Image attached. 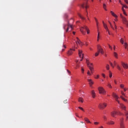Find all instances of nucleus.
Here are the masks:
<instances>
[{
	"label": "nucleus",
	"mask_w": 128,
	"mask_h": 128,
	"mask_svg": "<svg viewBox=\"0 0 128 128\" xmlns=\"http://www.w3.org/2000/svg\"><path fill=\"white\" fill-rule=\"evenodd\" d=\"M78 16H79L80 18H82V20H84V18L81 16L80 14H79Z\"/></svg>",
	"instance_id": "41"
},
{
	"label": "nucleus",
	"mask_w": 128,
	"mask_h": 128,
	"mask_svg": "<svg viewBox=\"0 0 128 128\" xmlns=\"http://www.w3.org/2000/svg\"><path fill=\"white\" fill-rule=\"evenodd\" d=\"M117 68L119 70H120L122 68H120V66L118 65H117Z\"/></svg>",
	"instance_id": "40"
},
{
	"label": "nucleus",
	"mask_w": 128,
	"mask_h": 128,
	"mask_svg": "<svg viewBox=\"0 0 128 128\" xmlns=\"http://www.w3.org/2000/svg\"><path fill=\"white\" fill-rule=\"evenodd\" d=\"M124 92H126V88H123Z\"/></svg>",
	"instance_id": "53"
},
{
	"label": "nucleus",
	"mask_w": 128,
	"mask_h": 128,
	"mask_svg": "<svg viewBox=\"0 0 128 128\" xmlns=\"http://www.w3.org/2000/svg\"><path fill=\"white\" fill-rule=\"evenodd\" d=\"M102 76H103V78H106V75L104 74H102Z\"/></svg>",
	"instance_id": "46"
},
{
	"label": "nucleus",
	"mask_w": 128,
	"mask_h": 128,
	"mask_svg": "<svg viewBox=\"0 0 128 128\" xmlns=\"http://www.w3.org/2000/svg\"><path fill=\"white\" fill-rule=\"evenodd\" d=\"M108 46L110 50H112V46H110V45H108Z\"/></svg>",
	"instance_id": "50"
},
{
	"label": "nucleus",
	"mask_w": 128,
	"mask_h": 128,
	"mask_svg": "<svg viewBox=\"0 0 128 128\" xmlns=\"http://www.w3.org/2000/svg\"><path fill=\"white\" fill-rule=\"evenodd\" d=\"M62 52H64V49H62Z\"/></svg>",
	"instance_id": "64"
},
{
	"label": "nucleus",
	"mask_w": 128,
	"mask_h": 128,
	"mask_svg": "<svg viewBox=\"0 0 128 128\" xmlns=\"http://www.w3.org/2000/svg\"><path fill=\"white\" fill-rule=\"evenodd\" d=\"M86 62L87 64V66L88 68H89L92 74V71L94 70V66L92 65V64L90 63V62H88V60H86Z\"/></svg>",
	"instance_id": "3"
},
{
	"label": "nucleus",
	"mask_w": 128,
	"mask_h": 128,
	"mask_svg": "<svg viewBox=\"0 0 128 128\" xmlns=\"http://www.w3.org/2000/svg\"><path fill=\"white\" fill-rule=\"evenodd\" d=\"M116 114H119V116H122V113L120 112L118 113V112L116 111H112V112H110V116L113 118H116Z\"/></svg>",
	"instance_id": "5"
},
{
	"label": "nucleus",
	"mask_w": 128,
	"mask_h": 128,
	"mask_svg": "<svg viewBox=\"0 0 128 128\" xmlns=\"http://www.w3.org/2000/svg\"><path fill=\"white\" fill-rule=\"evenodd\" d=\"M112 96L114 98L116 102H118V104H120V108H122V110H124V112H126V107L123 104L120 103V100H118V98H120V97H118V96L116 95V94L114 92L112 93Z\"/></svg>",
	"instance_id": "1"
},
{
	"label": "nucleus",
	"mask_w": 128,
	"mask_h": 128,
	"mask_svg": "<svg viewBox=\"0 0 128 128\" xmlns=\"http://www.w3.org/2000/svg\"><path fill=\"white\" fill-rule=\"evenodd\" d=\"M76 48L74 46L72 48H70L69 50H68L67 54L68 56H72V54H74V52L76 50V48Z\"/></svg>",
	"instance_id": "6"
},
{
	"label": "nucleus",
	"mask_w": 128,
	"mask_h": 128,
	"mask_svg": "<svg viewBox=\"0 0 128 128\" xmlns=\"http://www.w3.org/2000/svg\"><path fill=\"white\" fill-rule=\"evenodd\" d=\"M114 56H115V58H118V53L114 52Z\"/></svg>",
	"instance_id": "31"
},
{
	"label": "nucleus",
	"mask_w": 128,
	"mask_h": 128,
	"mask_svg": "<svg viewBox=\"0 0 128 128\" xmlns=\"http://www.w3.org/2000/svg\"><path fill=\"white\" fill-rule=\"evenodd\" d=\"M98 54H100V53L98 52H96V53H95V56H98Z\"/></svg>",
	"instance_id": "39"
},
{
	"label": "nucleus",
	"mask_w": 128,
	"mask_h": 128,
	"mask_svg": "<svg viewBox=\"0 0 128 128\" xmlns=\"http://www.w3.org/2000/svg\"><path fill=\"white\" fill-rule=\"evenodd\" d=\"M82 8H88V6L86 4V3H85L82 4Z\"/></svg>",
	"instance_id": "17"
},
{
	"label": "nucleus",
	"mask_w": 128,
	"mask_h": 128,
	"mask_svg": "<svg viewBox=\"0 0 128 128\" xmlns=\"http://www.w3.org/2000/svg\"><path fill=\"white\" fill-rule=\"evenodd\" d=\"M63 48H66V45H63Z\"/></svg>",
	"instance_id": "52"
},
{
	"label": "nucleus",
	"mask_w": 128,
	"mask_h": 128,
	"mask_svg": "<svg viewBox=\"0 0 128 128\" xmlns=\"http://www.w3.org/2000/svg\"><path fill=\"white\" fill-rule=\"evenodd\" d=\"M78 108H80V110H82L83 112H84V108L82 107H78Z\"/></svg>",
	"instance_id": "43"
},
{
	"label": "nucleus",
	"mask_w": 128,
	"mask_h": 128,
	"mask_svg": "<svg viewBox=\"0 0 128 128\" xmlns=\"http://www.w3.org/2000/svg\"><path fill=\"white\" fill-rule=\"evenodd\" d=\"M122 10L124 14V16H128V14L126 12V10H124V8H128V6H126V5H124V4H122Z\"/></svg>",
	"instance_id": "12"
},
{
	"label": "nucleus",
	"mask_w": 128,
	"mask_h": 128,
	"mask_svg": "<svg viewBox=\"0 0 128 128\" xmlns=\"http://www.w3.org/2000/svg\"><path fill=\"white\" fill-rule=\"evenodd\" d=\"M70 28L71 30H72V26L70 25V22H68V26L67 29L66 30V32H68V30H69Z\"/></svg>",
	"instance_id": "15"
},
{
	"label": "nucleus",
	"mask_w": 128,
	"mask_h": 128,
	"mask_svg": "<svg viewBox=\"0 0 128 128\" xmlns=\"http://www.w3.org/2000/svg\"><path fill=\"white\" fill-rule=\"evenodd\" d=\"M120 128H126L124 124V118L120 119Z\"/></svg>",
	"instance_id": "11"
},
{
	"label": "nucleus",
	"mask_w": 128,
	"mask_h": 128,
	"mask_svg": "<svg viewBox=\"0 0 128 128\" xmlns=\"http://www.w3.org/2000/svg\"><path fill=\"white\" fill-rule=\"evenodd\" d=\"M94 20H96L97 26H98V19L96 18H94Z\"/></svg>",
	"instance_id": "30"
},
{
	"label": "nucleus",
	"mask_w": 128,
	"mask_h": 128,
	"mask_svg": "<svg viewBox=\"0 0 128 128\" xmlns=\"http://www.w3.org/2000/svg\"><path fill=\"white\" fill-rule=\"evenodd\" d=\"M103 8H104V10H106V5L105 4H103Z\"/></svg>",
	"instance_id": "27"
},
{
	"label": "nucleus",
	"mask_w": 128,
	"mask_h": 128,
	"mask_svg": "<svg viewBox=\"0 0 128 128\" xmlns=\"http://www.w3.org/2000/svg\"><path fill=\"white\" fill-rule=\"evenodd\" d=\"M128 43L125 42L124 43V46L126 50V48H128Z\"/></svg>",
	"instance_id": "29"
},
{
	"label": "nucleus",
	"mask_w": 128,
	"mask_h": 128,
	"mask_svg": "<svg viewBox=\"0 0 128 128\" xmlns=\"http://www.w3.org/2000/svg\"><path fill=\"white\" fill-rule=\"evenodd\" d=\"M78 56L79 58H82V59L80 60V62L84 60V54H82V50H78Z\"/></svg>",
	"instance_id": "10"
},
{
	"label": "nucleus",
	"mask_w": 128,
	"mask_h": 128,
	"mask_svg": "<svg viewBox=\"0 0 128 128\" xmlns=\"http://www.w3.org/2000/svg\"><path fill=\"white\" fill-rule=\"evenodd\" d=\"M98 90L99 92V94H106V91L104 88L102 86L98 88Z\"/></svg>",
	"instance_id": "4"
},
{
	"label": "nucleus",
	"mask_w": 128,
	"mask_h": 128,
	"mask_svg": "<svg viewBox=\"0 0 128 128\" xmlns=\"http://www.w3.org/2000/svg\"><path fill=\"white\" fill-rule=\"evenodd\" d=\"M110 12H111V14H112V15L113 16H114V17H115L116 18H117L118 16H116V14H114V12L111 11Z\"/></svg>",
	"instance_id": "21"
},
{
	"label": "nucleus",
	"mask_w": 128,
	"mask_h": 128,
	"mask_svg": "<svg viewBox=\"0 0 128 128\" xmlns=\"http://www.w3.org/2000/svg\"><path fill=\"white\" fill-rule=\"evenodd\" d=\"M103 118H104V120H106V116H104Z\"/></svg>",
	"instance_id": "44"
},
{
	"label": "nucleus",
	"mask_w": 128,
	"mask_h": 128,
	"mask_svg": "<svg viewBox=\"0 0 128 128\" xmlns=\"http://www.w3.org/2000/svg\"><path fill=\"white\" fill-rule=\"evenodd\" d=\"M66 100L64 101V104H66Z\"/></svg>",
	"instance_id": "56"
},
{
	"label": "nucleus",
	"mask_w": 128,
	"mask_h": 128,
	"mask_svg": "<svg viewBox=\"0 0 128 128\" xmlns=\"http://www.w3.org/2000/svg\"><path fill=\"white\" fill-rule=\"evenodd\" d=\"M107 124H114V121H110Z\"/></svg>",
	"instance_id": "26"
},
{
	"label": "nucleus",
	"mask_w": 128,
	"mask_h": 128,
	"mask_svg": "<svg viewBox=\"0 0 128 128\" xmlns=\"http://www.w3.org/2000/svg\"><path fill=\"white\" fill-rule=\"evenodd\" d=\"M98 40H100V32H98V34L97 41L98 42Z\"/></svg>",
	"instance_id": "33"
},
{
	"label": "nucleus",
	"mask_w": 128,
	"mask_h": 128,
	"mask_svg": "<svg viewBox=\"0 0 128 128\" xmlns=\"http://www.w3.org/2000/svg\"><path fill=\"white\" fill-rule=\"evenodd\" d=\"M120 16L122 18L124 24H126L128 26V21L126 20V18L125 17L122 16V14H120Z\"/></svg>",
	"instance_id": "9"
},
{
	"label": "nucleus",
	"mask_w": 128,
	"mask_h": 128,
	"mask_svg": "<svg viewBox=\"0 0 128 128\" xmlns=\"http://www.w3.org/2000/svg\"><path fill=\"white\" fill-rule=\"evenodd\" d=\"M108 86L110 88H112V85L110 84H108Z\"/></svg>",
	"instance_id": "38"
},
{
	"label": "nucleus",
	"mask_w": 128,
	"mask_h": 128,
	"mask_svg": "<svg viewBox=\"0 0 128 128\" xmlns=\"http://www.w3.org/2000/svg\"><path fill=\"white\" fill-rule=\"evenodd\" d=\"M122 66H123L124 68H128V64H126L122 62H121Z\"/></svg>",
	"instance_id": "13"
},
{
	"label": "nucleus",
	"mask_w": 128,
	"mask_h": 128,
	"mask_svg": "<svg viewBox=\"0 0 128 128\" xmlns=\"http://www.w3.org/2000/svg\"><path fill=\"white\" fill-rule=\"evenodd\" d=\"M114 66H116V61L114 62Z\"/></svg>",
	"instance_id": "47"
},
{
	"label": "nucleus",
	"mask_w": 128,
	"mask_h": 128,
	"mask_svg": "<svg viewBox=\"0 0 128 128\" xmlns=\"http://www.w3.org/2000/svg\"><path fill=\"white\" fill-rule=\"evenodd\" d=\"M84 120L85 122H86L88 123L91 124V122H90V120H88V118H85Z\"/></svg>",
	"instance_id": "24"
},
{
	"label": "nucleus",
	"mask_w": 128,
	"mask_h": 128,
	"mask_svg": "<svg viewBox=\"0 0 128 128\" xmlns=\"http://www.w3.org/2000/svg\"><path fill=\"white\" fill-rule=\"evenodd\" d=\"M102 24L105 30H108V26L106 25V24H104V21L102 22Z\"/></svg>",
	"instance_id": "23"
},
{
	"label": "nucleus",
	"mask_w": 128,
	"mask_h": 128,
	"mask_svg": "<svg viewBox=\"0 0 128 128\" xmlns=\"http://www.w3.org/2000/svg\"><path fill=\"white\" fill-rule=\"evenodd\" d=\"M82 74H84V68H82Z\"/></svg>",
	"instance_id": "45"
},
{
	"label": "nucleus",
	"mask_w": 128,
	"mask_h": 128,
	"mask_svg": "<svg viewBox=\"0 0 128 128\" xmlns=\"http://www.w3.org/2000/svg\"><path fill=\"white\" fill-rule=\"evenodd\" d=\"M124 2L128 4V0H124Z\"/></svg>",
	"instance_id": "49"
},
{
	"label": "nucleus",
	"mask_w": 128,
	"mask_h": 128,
	"mask_svg": "<svg viewBox=\"0 0 128 128\" xmlns=\"http://www.w3.org/2000/svg\"><path fill=\"white\" fill-rule=\"evenodd\" d=\"M107 32H109L108 28H107V29H106Z\"/></svg>",
	"instance_id": "55"
},
{
	"label": "nucleus",
	"mask_w": 128,
	"mask_h": 128,
	"mask_svg": "<svg viewBox=\"0 0 128 128\" xmlns=\"http://www.w3.org/2000/svg\"><path fill=\"white\" fill-rule=\"evenodd\" d=\"M88 80L89 82V84H90V86H92V84H94V82L92 81V79H88Z\"/></svg>",
	"instance_id": "16"
},
{
	"label": "nucleus",
	"mask_w": 128,
	"mask_h": 128,
	"mask_svg": "<svg viewBox=\"0 0 128 128\" xmlns=\"http://www.w3.org/2000/svg\"><path fill=\"white\" fill-rule=\"evenodd\" d=\"M67 72H68V74H70V70H67Z\"/></svg>",
	"instance_id": "54"
},
{
	"label": "nucleus",
	"mask_w": 128,
	"mask_h": 128,
	"mask_svg": "<svg viewBox=\"0 0 128 128\" xmlns=\"http://www.w3.org/2000/svg\"><path fill=\"white\" fill-rule=\"evenodd\" d=\"M124 114H125V116H126V118H128V110L124 111Z\"/></svg>",
	"instance_id": "22"
},
{
	"label": "nucleus",
	"mask_w": 128,
	"mask_h": 128,
	"mask_svg": "<svg viewBox=\"0 0 128 128\" xmlns=\"http://www.w3.org/2000/svg\"><path fill=\"white\" fill-rule=\"evenodd\" d=\"M64 30H66V26L64 27Z\"/></svg>",
	"instance_id": "63"
},
{
	"label": "nucleus",
	"mask_w": 128,
	"mask_h": 128,
	"mask_svg": "<svg viewBox=\"0 0 128 128\" xmlns=\"http://www.w3.org/2000/svg\"><path fill=\"white\" fill-rule=\"evenodd\" d=\"M100 78V76L96 75V77H95V78Z\"/></svg>",
	"instance_id": "48"
},
{
	"label": "nucleus",
	"mask_w": 128,
	"mask_h": 128,
	"mask_svg": "<svg viewBox=\"0 0 128 128\" xmlns=\"http://www.w3.org/2000/svg\"><path fill=\"white\" fill-rule=\"evenodd\" d=\"M114 84H116V80H114Z\"/></svg>",
	"instance_id": "62"
},
{
	"label": "nucleus",
	"mask_w": 128,
	"mask_h": 128,
	"mask_svg": "<svg viewBox=\"0 0 128 128\" xmlns=\"http://www.w3.org/2000/svg\"><path fill=\"white\" fill-rule=\"evenodd\" d=\"M110 66L112 68H114V64H112V62H110Z\"/></svg>",
	"instance_id": "37"
},
{
	"label": "nucleus",
	"mask_w": 128,
	"mask_h": 128,
	"mask_svg": "<svg viewBox=\"0 0 128 128\" xmlns=\"http://www.w3.org/2000/svg\"><path fill=\"white\" fill-rule=\"evenodd\" d=\"M84 30H86L88 34H90V30H88V26H84L80 29V30L81 32H82V34H86V32L84 31Z\"/></svg>",
	"instance_id": "2"
},
{
	"label": "nucleus",
	"mask_w": 128,
	"mask_h": 128,
	"mask_svg": "<svg viewBox=\"0 0 128 128\" xmlns=\"http://www.w3.org/2000/svg\"><path fill=\"white\" fill-rule=\"evenodd\" d=\"M87 74H88V76H91L92 74H90V70L88 71Z\"/></svg>",
	"instance_id": "42"
},
{
	"label": "nucleus",
	"mask_w": 128,
	"mask_h": 128,
	"mask_svg": "<svg viewBox=\"0 0 128 128\" xmlns=\"http://www.w3.org/2000/svg\"><path fill=\"white\" fill-rule=\"evenodd\" d=\"M114 28H116V25H114Z\"/></svg>",
	"instance_id": "57"
},
{
	"label": "nucleus",
	"mask_w": 128,
	"mask_h": 128,
	"mask_svg": "<svg viewBox=\"0 0 128 128\" xmlns=\"http://www.w3.org/2000/svg\"><path fill=\"white\" fill-rule=\"evenodd\" d=\"M109 76L110 78H112V72L110 71L109 72Z\"/></svg>",
	"instance_id": "35"
},
{
	"label": "nucleus",
	"mask_w": 128,
	"mask_h": 128,
	"mask_svg": "<svg viewBox=\"0 0 128 128\" xmlns=\"http://www.w3.org/2000/svg\"><path fill=\"white\" fill-rule=\"evenodd\" d=\"M106 103H100L98 104V108L100 110H104V108L106 106Z\"/></svg>",
	"instance_id": "8"
},
{
	"label": "nucleus",
	"mask_w": 128,
	"mask_h": 128,
	"mask_svg": "<svg viewBox=\"0 0 128 128\" xmlns=\"http://www.w3.org/2000/svg\"><path fill=\"white\" fill-rule=\"evenodd\" d=\"M94 124H98V122H94Z\"/></svg>",
	"instance_id": "51"
},
{
	"label": "nucleus",
	"mask_w": 128,
	"mask_h": 128,
	"mask_svg": "<svg viewBox=\"0 0 128 128\" xmlns=\"http://www.w3.org/2000/svg\"><path fill=\"white\" fill-rule=\"evenodd\" d=\"M108 34H110V31H108Z\"/></svg>",
	"instance_id": "61"
},
{
	"label": "nucleus",
	"mask_w": 128,
	"mask_h": 128,
	"mask_svg": "<svg viewBox=\"0 0 128 128\" xmlns=\"http://www.w3.org/2000/svg\"><path fill=\"white\" fill-rule=\"evenodd\" d=\"M121 94H122V96H124L125 98H126V94L124 92L122 91Z\"/></svg>",
	"instance_id": "34"
},
{
	"label": "nucleus",
	"mask_w": 128,
	"mask_h": 128,
	"mask_svg": "<svg viewBox=\"0 0 128 128\" xmlns=\"http://www.w3.org/2000/svg\"><path fill=\"white\" fill-rule=\"evenodd\" d=\"M91 94H92V97L93 98H96V92H94V90H92L91 92Z\"/></svg>",
	"instance_id": "18"
},
{
	"label": "nucleus",
	"mask_w": 128,
	"mask_h": 128,
	"mask_svg": "<svg viewBox=\"0 0 128 128\" xmlns=\"http://www.w3.org/2000/svg\"><path fill=\"white\" fill-rule=\"evenodd\" d=\"M120 42L122 44H124V38H122L120 40Z\"/></svg>",
	"instance_id": "28"
},
{
	"label": "nucleus",
	"mask_w": 128,
	"mask_h": 128,
	"mask_svg": "<svg viewBox=\"0 0 128 128\" xmlns=\"http://www.w3.org/2000/svg\"><path fill=\"white\" fill-rule=\"evenodd\" d=\"M106 68L108 70H110V65H108V64H107L106 65Z\"/></svg>",
	"instance_id": "32"
},
{
	"label": "nucleus",
	"mask_w": 128,
	"mask_h": 128,
	"mask_svg": "<svg viewBox=\"0 0 128 128\" xmlns=\"http://www.w3.org/2000/svg\"><path fill=\"white\" fill-rule=\"evenodd\" d=\"M73 32V34H76V32Z\"/></svg>",
	"instance_id": "60"
},
{
	"label": "nucleus",
	"mask_w": 128,
	"mask_h": 128,
	"mask_svg": "<svg viewBox=\"0 0 128 128\" xmlns=\"http://www.w3.org/2000/svg\"><path fill=\"white\" fill-rule=\"evenodd\" d=\"M78 101L79 102H84V98L80 97L78 99Z\"/></svg>",
	"instance_id": "19"
},
{
	"label": "nucleus",
	"mask_w": 128,
	"mask_h": 128,
	"mask_svg": "<svg viewBox=\"0 0 128 128\" xmlns=\"http://www.w3.org/2000/svg\"><path fill=\"white\" fill-rule=\"evenodd\" d=\"M76 44H80V46H82V42H80V40L78 39V38H76Z\"/></svg>",
	"instance_id": "14"
},
{
	"label": "nucleus",
	"mask_w": 128,
	"mask_h": 128,
	"mask_svg": "<svg viewBox=\"0 0 128 128\" xmlns=\"http://www.w3.org/2000/svg\"><path fill=\"white\" fill-rule=\"evenodd\" d=\"M120 98L122 99V100L125 102H128V100L124 98V96H120Z\"/></svg>",
	"instance_id": "20"
},
{
	"label": "nucleus",
	"mask_w": 128,
	"mask_h": 128,
	"mask_svg": "<svg viewBox=\"0 0 128 128\" xmlns=\"http://www.w3.org/2000/svg\"><path fill=\"white\" fill-rule=\"evenodd\" d=\"M119 2H120V4H122V3L121 2L120 0H119Z\"/></svg>",
	"instance_id": "58"
},
{
	"label": "nucleus",
	"mask_w": 128,
	"mask_h": 128,
	"mask_svg": "<svg viewBox=\"0 0 128 128\" xmlns=\"http://www.w3.org/2000/svg\"><path fill=\"white\" fill-rule=\"evenodd\" d=\"M114 20H115L116 22H118V18H116V19Z\"/></svg>",
	"instance_id": "59"
},
{
	"label": "nucleus",
	"mask_w": 128,
	"mask_h": 128,
	"mask_svg": "<svg viewBox=\"0 0 128 128\" xmlns=\"http://www.w3.org/2000/svg\"><path fill=\"white\" fill-rule=\"evenodd\" d=\"M120 88H124V84H121L120 85Z\"/></svg>",
	"instance_id": "36"
},
{
	"label": "nucleus",
	"mask_w": 128,
	"mask_h": 128,
	"mask_svg": "<svg viewBox=\"0 0 128 128\" xmlns=\"http://www.w3.org/2000/svg\"><path fill=\"white\" fill-rule=\"evenodd\" d=\"M108 23L110 24V26L112 28V30H114V26H112V22H110L108 21Z\"/></svg>",
	"instance_id": "25"
},
{
	"label": "nucleus",
	"mask_w": 128,
	"mask_h": 128,
	"mask_svg": "<svg viewBox=\"0 0 128 128\" xmlns=\"http://www.w3.org/2000/svg\"><path fill=\"white\" fill-rule=\"evenodd\" d=\"M97 49H98V52H99V54L100 53L101 54H104V49L102 48V46H100V45H98Z\"/></svg>",
	"instance_id": "7"
}]
</instances>
